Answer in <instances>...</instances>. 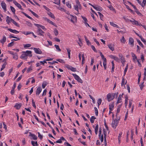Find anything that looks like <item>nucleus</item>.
Wrapping results in <instances>:
<instances>
[{"instance_id":"7","label":"nucleus","mask_w":146,"mask_h":146,"mask_svg":"<svg viewBox=\"0 0 146 146\" xmlns=\"http://www.w3.org/2000/svg\"><path fill=\"white\" fill-rule=\"evenodd\" d=\"M34 50L36 54H40L42 53V51L39 48H34Z\"/></svg>"},{"instance_id":"5","label":"nucleus","mask_w":146,"mask_h":146,"mask_svg":"<svg viewBox=\"0 0 146 146\" xmlns=\"http://www.w3.org/2000/svg\"><path fill=\"white\" fill-rule=\"evenodd\" d=\"M36 32V33L38 35L40 36H44L43 35L44 33V32L40 28H38Z\"/></svg>"},{"instance_id":"49","label":"nucleus","mask_w":146,"mask_h":146,"mask_svg":"<svg viewBox=\"0 0 146 146\" xmlns=\"http://www.w3.org/2000/svg\"><path fill=\"white\" fill-rule=\"evenodd\" d=\"M32 70V67L31 66H30L27 69V73H29L30 71Z\"/></svg>"},{"instance_id":"36","label":"nucleus","mask_w":146,"mask_h":146,"mask_svg":"<svg viewBox=\"0 0 146 146\" xmlns=\"http://www.w3.org/2000/svg\"><path fill=\"white\" fill-rule=\"evenodd\" d=\"M10 9L11 10V11L14 14H15V8L12 6H10Z\"/></svg>"},{"instance_id":"9","label":"nucleus","mask_w":146,"mask_h":146,"mask_svg":"<svg viewBox=\"0 0 146 146\" xmlns=\"http://www.w3.org/2000/svg\"><path fill=\"white\" fill-rule=\"evenodd\" d=\"M1 5L2 8L4 9V11L5 12L6 11V5L5 2L2 1L1 3Z\"/></svg>"},{"instance_id":"22","label":"nucleus","mask_w":146,"mask_h":146,"mask_svg":"<svg viewBox=\"0 0 146 146\" xmlns=\"http://www.w3.org/2000/svg\"><path fill=\"white\" fill-rule=\"evenodd\" d=\"M31 143L32 144L33 146H37L38 145V144L37 141H31Z\"/></svg>"},{"instance_id":"31","label":"nucleus","mask_w":146,"mask_h":146,"mask_svg":"<svg viewBox=\"0 0 146 146\" xmlns=\"http://www.w3.org/2000/svg\"><path fill=\"white\" fill-rule=\"evenodd\" d=\"M131 55L133 58V60L135 61V59H137V57L135 56V54L133 53H131Z\"/></svg>"},{"instance_id":"62","label":"nucleus","mask_w":146,"mask_h":146,"mask_svg":"<svg viewBox=\"0 0 146 146\" xmlns=\"http://www.w3.org/2000/svg\"><path fill=\"white\" fill-rule=\"evenodd\" d=\"M114 59L117 62H119V58L116 56H115V57L114 58Z\"/></svg>"},{"instance_id":"25","label":"nucleus","mask_w":146,"mask_h":146,"mask_svg":"<svg viewBox=\"0 0 146 146\" xmlns=\"http://www.w3.org/2000/svg\"><path fill=\"white\" fill-rule=\"evenodd\" d=\"M110 25L113 27H116L117 28H119L118 26L117 25L114 24L113 22H110Z\"/></svg>"},{"instance_id":"13","label":"nucleus","mask_w":146,"mask_h":146,"mask_svg":"<svg viewBox=\"0 0 146 146\" xmlns=\"http://www.w3.org/2000/svg\"><path fill=\"white\" fill-rule=\"evenodd\" d=\"M114 105V102H112L109 105V109L110 111H111L113 109Z\"/></svg>"},{"instance_id":"27","label":"nucleus","mask_w":146,"mask_h":146,"mask_svg":"<svg viewBox=\"0 0 146 146\" xmlns=\"http://www.w3.org/2000/svg\"><path fill=\"white\" fill-rule=\"evenodd\" d=\"M146 3V0H143L142 3H141V5L142 6V7H144L145 6Z\"/></svg>"},{"instance_id":"19","label":"nucleus","mask_w":146,"mask_h":146,"mask_svg":"<svg viewBox=\"0 0 146 146\" xmlns=\"http://www.w3.org/2000/svg\"><path fill=\"white\" fill-rule=\"evenodd\" d=\"M134 23H132V24L134 25H139V26H142V25L140 23H139L138 21H136L135 20L134 21Z\"/></svg>"},{"instance_id":"24","label":"nucleus","mask_w":146,"mask_h":146,"mask_svg":"<svg viewBox=\"0 0 146 146\" xmlns=\"http://www.w3.org/2000/svg\"><path fill=\"white\" fill-rule=\"evenodd\" d=\"M6 41V38L5 36H3V39L0 40V42L2 44H3Z\"/></svg>"},{"instance_id":"30","label":"nucleus","mask_w":146,"mask_h":146,"mask_svg":"<svg viewBox=\"0 0 146 146\" xmlns=\"http://www.w3.org/2000/svg\"><path fill=\"white\" fill-rule=\"evenodd\" d=\"M66 50H67L68 52V57L69 58H70V50L69 48H66Z\"/></svg>"},{"instance_id":"57","label":"nucleus","mask_w":146,"mask_h":146,"mask_svg":"<svg viewBox=\"0 0 146 146\" xmlns=\"http://www.w3.org/2000/svg\"><path fill=\"white\" fill-rule=\"evenodd\" d=\"M95 114L96 115H98V111L97 108L96 107L94 108Z\"/></svg>"},{"instance_id":"53","label":"nucleus","mask_w":146,"mask_h":146,"mask_svg":"<svg viewBox=\"0 0 146 146\" xmlns=\"http://www.w3.org/2000/svg\"><path fill=\"white\" fill-rule=\"evenodd\" d=\"M43 19L45 20V21H47L49 23H50L51 21H50L49 19H48L47 18H46L45 17H43Z\"/></svg>"},{"instance_id":"48","label":"nucleus","mask_w":146,"mask_h":146,"mask_svg":"<svg viewBox=\"0 0 146 146\" xmlns=\"http://www.w3.org/2000/svg\"><path fill=\"white\" fill-rule=\"evenodd\" d=\"M57 2H54L53 3L57 5H60V0H56Z\"/></svg>"},{"instance_id":"10","label":"nucleus","mask_w":146,"mask_h":146,"mask_svg":"<svg viewBox=\"0 0 146 146\" xmlns=\"http://www.w3.org/2000/svg\"><path fill=\"white\" fill-rule=\"evenodd\" d=\"M108 46L109 48L112 51H113L114 50V45L111 44H110L108 45Z\"/></svg>"},{"instance_id":"42","label":"nucleus","mask_w":146,"mask_h":146,"mask_svg":"<svg viewBox=\"0 0 146 146\" xmlns=\"http://www.w3.org/2000/svg\"><path fill=\"white\" fill-rule=\"evenodd\" d=\"M85 40L86 42V43L88 45H89L90 44V42L88 40V39L87 37L85 36Z\"/></svg>"},{"instance_id":"35","label":"nucleus","mask_w":146,"mask_h":146,"mask_svg":"<svg viewBox=\"0 0 146 146\" xmlns=\"http://www.w3.org/2000/svg\"><path fill=\"white\" fill-rule=\"evenodd\" d=\"M54 46H55L57 50H58V51H61V50L60 49V48H59V47L58 45H55Z\"/></svg>"},{"instance_id":"11","label":"nucleus","mask_w":146,"mask_h":146,"mask_svg":"<svg viewBox=\"0 0 146 146\" xmlns=\"http://www.w3.org/2000/svg\"><path fill=\"white\" fill-rule=\"evenodd\" d=\"M13 3L19 9L22 10L21 5L18 3L16 1H13Z\"/></svg>"},{"instance_id":"15","label":"nucleus","mask_w":146,"mask_h":146,"mask_svg":"<svg viewBox=\"0 0 146 146\" xmlns=\"http://www.w3.org/2000/svg\"><path fill=\"white\" fill-rule=\"evenodd\" d=\"M12 19H11V18L9 16H7L6 17V21L7 23L9 24V23L10 22V21H12V20H13Z\"/></svg>"},{"instance_id":"60","label":"nucleus","mask_w":146,"mask_h":146,"mask_svg":"<svg viewBox=\"0 0 146 146\" xmlns=\"http://www.w3.org/2000/svg\"><path fill=\"white\" fill-rule=\"evenodd\" d=\"M62 142V141L61 139V138L59 139H58L57 141H56V142H54V143H61Z\"/></svg>"},{"instance_id":"23","label":"nucleus","mask_w":146,"mask_h":146,"mask_svg":"<svg viewBox=\"0 0 146 146\" xmlns=\"http://www.w3.org/2000/svg\"><path fill=\"white\" fill-rule=\"evenodd\" d=\"M7 64V63L6 62H4V63L2 65V68H1V71H2L4 69Z\"/></svg>"},{"instance_id":"47","label":"nucleus","mask_w":146,"mask_h":146,"mask_svg":"<svg viewBox=\"0 0 146 146\" xmlns=\"http://www.w3.org/2000/svg\"><path fill=\"white\" fill-rule=\"evenodd\" d=\"M78 39H79V42H78V44H79V45H80V46H82V40H81V39H80V38L79 37H78Z\"/></svg>"},{"instance_id":"32","label":"nucleus","mask_w":146,"mask_h":146,"mask_svg":"<svg viewBox=\"0 0 146 146\" xmlns=\"http://www.w3.org/2000/svg\"><path fill=\"white\" fill-rule=\"evenodd\" d=\"M76 2L77 4L76 5L79 7V8H80V9H81V5L80 3L79 2V1L78 0H77L76 1Z\"/></svg>"},{"instance_id":"17","label":"nucleus","mask_w":146,"mask_h":146,"mask_svg":"<svg viewBox=\"0 0 146 146\" xmlns=\"http://www.w3.org/2000/svg\"><path fill=\"white\" fill-rule=\"evenodd\" d=\"M9 38H16L17 39H12L11 41H13V40H14V41H17V40H20V38H17V37H16V36H14L13 35H9Z\"/></svg>"},{"instance_id":"4","label":"nucleus","mask_w":146,"mask_h":146,"mask_svg":"<svg viewBox=\"0 0 146 146\" xmlns=\"http://www.w3.org/2000/svg\"><path fill=\"white\" fill-rule=\"evenodd\" d=\"M72 75L74 78L78 82H80L81 83H83V81L82 80L77 74H72Z\"/></svg>"},{"instance_id":"21","label":"nucleus","mask_w":146,"mask_h":146,"mask_svg":"<svg viewBox=\"0 0 146 146\" xmlns=\"http://www.w3.org/2000/svg\"><path fill=\"white\" fill-rule=\"evenodd\" d=\"M48 15L50 17L54 19H55V17L54 15L51 12H49V13H48Z\"/></svg>"},{"instance_id":"1","label":"nucleus","mask_w":146,"mask_h":146,"mask_svg":"<svg viewBox=\"0 0 146 146\" xmlns=\"http://www.w3.org/2000/svg\"><path fill=\"white\" fill-rule=\"evenodd\" d=\"M118 93H113L111 94H109L107 95V98L108 101L110 102L115 97L116 95V97H117Z\"/></svg>"},{"instance_id":"59","label":"nucleus","mask_w":146,"mask_h":146,"mask_svg":"<svg viewBox=\"0 0 146 146\" xmlns=\"http://www.w3.org/2000/svg\"><path fill=\"white\" fill-rule=\"evenodd\" d=\"M91 48H92V49L95 52H97V51L96 50V49L95 47L93 46L92 45L91 46Z\"/></svg>"},{"instance_id":"64","label":"nucleus","mask_w":146,"mask_h":146,"mask_svg":"<svg viewBox=\"0 0 146 146\" xmlns=\"http://www.w3.org/2000/svg\"><path fill=\"white\" fill-rule=\"evenodd\" d=\"M31 46V44H26L24 46V48L29 47H30Z\"/></svg>"},{"instance_id":"8","label":"nucleus","mask_w":146,"mask_h":146,"mask_svg":"<svg viewBox=\"0 0 146 146\" xmlns=\"http://www.w3.org/2000/svg\"><path fill=\"white\" fill-rule=\"evenodd\" d=\"M129 44L132 47L134 46V40L132 38H130L129 39Z\"/></svg>"},{"instance_id":"45","label":"nucleus","mask_w":146,"mask_h":146,"mask_svg":"<svg viewBox=\"0 0 146 146\" xmlns=\"http://www.w3.org/2000/svg\"><path fill=\"white\" fill-rule=\"evenodd\" d=\"M135 9V11L140 16L141 15V14L139 12V11H138V9L136 8V9Z\"/></svg>"},{"instance_id":"56","label":"nucleus","mask_w":146,"mask_h":146,"mask_svg":"<svg viewBox=\"0 0 146 146\" xmlns=\"http://www.w3.org/2000/svg\"><path fill=\"white\" fill-rule=\"evenodd\" d=\"M74 9L75 10H76L78 12V8H79V7L77 5H74Z\"/></svg>"},{"instance_id":"46","label":"nucleus","mask_w":146,"mask_h":146,"mask_svg":"<svg viewBox=\"0 0 146 146\" xmlns=\"http://www.w3.org/2000/svg\"><path fill=\"white\" fill-rule=\"evenodd\" d=\"M14 45V42H11L9 43L8 44V47H11L13 46Z\"/></svg>"},{"instance_id":"38","label":"nucleus","mask_w":146,"mask_h":146,"mask_svg":"<svg viewBox=\"0 0 146 146\" xmlns=\"http://www.w3.org/2000/svg\"><path fill=\"white\" fill-rule=\"evenodd\" d=\"M121 102V96L120 95L119 96V97L118 98V100H117V104H118L119 103H120Z\"/></svg>"},{"instance_id":"3","label":"nucleus","mask_w":146,"mask_h":146,"mask_svg":"<svg viewBox=\"0 0 146 146\" xmlns=\"http://www.w3.org/2000/svg\"><path fill=\"white\" fill-rule=\"evenodd\" d=\"M101 57L102 59L103 60V65L105 70L107 68L106 60V58L104 57V55L101 53Z\"/></svg>"},{"instance_id":"51","label":"nucleus","mask_w":146,"mask_h":146,"mask_svg":"<svg viewBox=\"0 0 146 146\" xmlns=\"http://www.w3.org/2000/svg\"><path fill=\"white\" fill-rule=\"evenodd\" d=\"M94 8L97 11H100V8L99 6H95L94 7Z\"/></svg>"},{"instance_id":"12","label":"nucleus","mask_w":146,"mask_h":146,"mask_svg":"<svg viewBox=\"0 0 146 146\" xmlns=\"http://www.w3.org/2000/svg\"><path fill=\"white\" fill-rule=\"evenodd\" d=\"M34 25L36 26L37 28H41L44 30H46V29L45 28L44 26H42L41 25H39L38 24H37L36 23H35Z\"/></svg>"},{"instance_id":"58","label":"nucleus","mask_w":146,"mask_h":146,"mask_svg":"<svg viewBox=\"0 0 146 146\" xmlns=\"http://www.w3.org/2000/svg\"><path fill=\"white\" fill-rule=\"evenodd\" d=\"M32 13L33 14V15L34 16L36 17H37V18H38L39 17V16L36 14L34 12H32Z\"/></svg>"},{"instance_id":"54","label":"nucleus","mask_w":146,"mask_h":146,"mask_svg":"<svg viewBox=\"0 0 146 146\" xmlns=\"http://www.w3.org/2000/svg\"><path fill=\"white\" fill-rule=\"evenodd\" d=\"M26 23V24L28 26L31 27L32 26V24L30 22L27 21Z\"/></svg>"},{"instance_id":"28","label":"nucleus","mask_w":146,"mask_h":146,"mask_svg":"<svg viewBox=\"0 0 146 146\" xmlns=\"http://www.w3.org/2000/svg\"><path fill=\"white\" fill-rule=\"evenodd\" d=\"M21 13L23 14H24L25 16L27 17L28 18H29V19H31L33 20V19L30 16H29L28 15L26 14V13H25L24 12H21Z\"/></svg>"},{"instance_id":"33","label":"nucleus","mask_w":146,"mask_h":146,"mask_svg":"<svg viewBox=\"0 0 146 146\" xmlns=\"http://www.w3.org/2000/svg\"><path fill=\"white\" fill-rule=\"evenodd\" d=\"M47 84V83L46 82H43L42 85V88H44Z\"/></svg>"},{"instance_id":"20","label":"nucleus","mask_w":146,"mask_h":146,"mask_svg":"<svg viewBox=\"0 0 146 146\" xmlns=\"http://www.w3.org/2000/svg\"><path fill=\"white\" fill-rule=\"evenodd\" d=\"M30 133V136H31L33 138V139L34 140H36L37 139V136L34 134H31V132L29 133Z\"/></svg>"},{"instance_id":"29","label":"nucleus","mask_w":146,"mask_h":146,"mask_svg":"<svg viewBox=\"0 0 146 146\" xmlns=\"http://www.w3.org/2000/svg\"><path fill=\"white\" fill-rule=\"evenodd\" d=\"M96 119V117L94 116H92L90 119V121L92 123H93L94 122V119Z\"/></svg>"},{"instance_id":"41","label":"nucleus","mask_w":146,"mask_h":146,"mask_svg":"<svg viewBox=\"0 0 146 146\" xmlns=\"http://www.w3.org/2000/svg\"><path fill=\"white\" fill-rule=\"evenodd\" d=\"M137 41L139 45L142 48H143L144 47L142 43L140 41V40H137Z\"/></svg>"},{"instance_id":"40","label":"nucleus","mask_w":146,"mask_h":146,"mask_svg":"<svg viewBox=\"0 0 146 146\" xmlns=\"http://www.w3.org/2000/svg\"><path fill=\"white\" fill-rule=\"evenodd\" d=\"M120 40L121 42L123 43H124L126 41V40L123 36L122 37Z\"/></svg>"},{"instance_id":"50","label":"nucleus","mask_w":146,"mask_h":146,"mask_svg":"<svg viewBox=\"0 0 146 146\" xmlns=\"http://www.w3.org/2000/svg\"><path fill=\"white\" fill-rule=\"evenodd\" d=\"M13 58L15 59H17L18 57L16 53H15L14 55H13Z\"/></svg>"},{"instance_id":"18","label":"nucleus","mask_w":146,"mask_h":146,"mask_svg":"<svg viewBox=\"0 0 146 146\" xmlns=\"http://www.w3.org/2000/svg\"><path fill=\"white\" fill-rule=\"evenodd\" d=\"M8 30L10 32L14 33L16 34L17 33H19V31H18L12 29L10 28L8 29Z\"/></svg>"},{"instance_id":"26","label":"nucleus","mask_w":146,"mask_h":146,"mask_svg":"<svg viewBox=\"0 0 146 146\" xmlns=\"http://www.w3.org/2000/svg\"><path fill=\"white\" fill-rule=\"evenodd\" d=\"M21 58L23 59L27 60V56L25 55V54H23L21 55Z\"/></svg>"},{"instance_id":"6","label":"nucleus","mask_w":146,"mask_h":146,"mask_svg":"<svg viewBox=\"0 0 146 146\" xmlns=\"http://www.w3.org/2000/svg\"><path fill=\"white\" fill-rule=\"evenodd\" d=\"M32 52L31 51L27 50L26 52H23V54H25L27 56L29 55L30 57H32V55L31 54Z\"/></svg>"},{"instance_id":"63","label":"nucleus","mask_w":146,"mask_h":146,"mask_svg":"<svg viewBox=\"0 0 146 146\" xmlns=\"http://www.w3.org/2000/svg\"><path fill=\"white\" fill-rule=\"evenodd\" d=\"M38 137L40 139H42V135H41L40 133L39 132H38Z\"/></svg>"},{"instance_id":"34","label":"nucleus","mask_w":146,"mask_h":146,"mask_svg":"<svg viewBox=\"0 0 146 146\" xmlns=\"http://www.w3.org/2000/svg\"><path fill=\"white\" fill-rule=\"evenodd\" d=\"M120 59L121 60V62L124 65V64L125 62V59L123 57L121 58H120Z\"/></svg>"},{"instance_id":"39","label":"nucleus","mask_w":146,"mask_h":146,"mask_svg":"<svg viewBox=\"0 0 146 146\" xmlns=\"http://www.w3.org/2000/svg\"><path fill=\"white\" fill-rule=\"evenodd\" d=\"M141 40L145 44H146V40H145L141 36H139Z\"/></svg>"},{"instance_id":"16","label":"nucleus","mask_w":146,"mask_h":146,"mask_svg":"<svg viewBox=\"0 0 146 146\" xmlns=\"http://www.w3.org/2000/svg\"><path fill=\"white\" fill-rule=\"evenodd\" d=\"M42 88L41 87H38L37 89L36 94L38 95L42 91Z\"/></svg>"},{"instance_id":"44","label":"nucleus","mask_w":146,"mask_h":146,"mask_svg":"<svg viewBox=\"0 0 146 146\" xmlns=\"http://www.w3.org/2000/svg\"><path fill=\"white\" fill-rule=\"evenodd\" d=\"M54 33L55 35L56 36H57L58 35V30H57L56 29H54Z\"/></svg>"},{"instance_id":"2","label":"nucleus","mask_w":146,"mask_h":146,"mask_svg":"<svg viewBox=\"0 0 146 146\" xmlns=\"http://www.w3.org/2000/svg\"><path fill=\"white\" fill-rule=\"evenodd\" d=\"M119 119L120 117H118V118H117V119H116L112 121L111 123V125L112 127L114 129L116 128V127L118 125Z\"/></svg>"},{"instance_id":"52","label":"nucleus","mask_w":146,"mask_h":146,"mask_svg":"<svg viewBox=\"0 0 146 146\" xmlns=\"http://www.w3.org/2000/svg\"><path fill=\"white\" fill-rule=\"evenodd\" d=\"M123 18L124 19V20H125V21L126 22H129V20H129V19H128L126 17H123Z\"/></svg>"},{"instance_id":"14","label":"nucleus","mask_w":146,"mask_h":146,"mask_svg":"<svg viewBox=\"0 0 146 146\" xmlns=\"http://www.w3.org/2000/svg\"><path fill=\"white\" fill-rule=\"evenodd\" d=\"M22 104L21 103H16L15 105L14 106V107L15 108L19 110Z\"/></svg>"},{"instance_id":"43","label":"nucleus","mask_w":146,"mask_h":146,"mask_svg":"<svg viewBox=\"0 0 146 146\" xmlns=\"http://www.w3.org/2000/svg\"><path fill=\"white\" fill-rule=\"evenodd\" d=\"M56 60L57 61H58L59 62L61 63H64L65 62L64 61V60L61 59H57Z\"/></svg>"},{"instance_id":"37","label":"nucleus","mask_w":146,"mask_h":146,"mask_svg":"<svg viewBox=\"0 0 146 146\" xmlns=\"http://www.w3.org/2000/svg\"><path fill=\"white\" fill-rule=\"evenodd\" d=\"M12 23L15 25L16 26L18 27H19V24L17 23L15 21H14L13 19L12 20Z\"/></svg>"},{"instance_id":"61","label":"nucleus","mask_w":146,"mask_h":146,"mask_svg":"<svg viewBox=\"0 0 146 146\" xmlns=\"http://www.w3.org/2000/svg\"><path fill=\"white\" fill-rule=\"evenodd\" d=\"M66 5L67 6V7L69 8H71V5L68 2H66Z\"/></svg>"},{"instance_id":"55","label":"nucleus","mask_w":146,"mask_h":146,"mask_svg":"<svg viewBox=\"0 0 146 146\" xmlns=\"http://www.w3.org/2000/svg\"><path fill=\"white\" fill-rule=\"evenodd\" d=\"M70 70L73 72H76V69L75 68L72 67H71Z\"/></svg>"}]
</instances>
